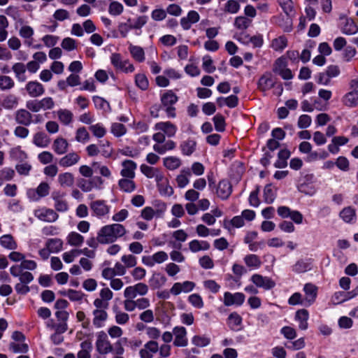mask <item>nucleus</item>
<instances>
[{"instance_id": "4d7b16f0", "label": "nucleus", "mask_w": 358, "mask_h": 358, "mask_svg": "<svg viewBox=\"0 0 358 358\" xmlns=\"http://www.w3.org/2000/svg\"><path fill=\"white\" fill-rule=\"evenodd\" d=\"M80 350L78 352V358H91L90 352L92 345L90 341H85L80 343Z\"/></svg>"}, {"instance_id": "a211bd4d", "label": "nucleus", "mask_w": 358, "mask_h": 358, "mask_svg": "<svg viewBox=\"0 0 358 358\" xmlns=\"http://www.w3.org/2000/svg\"><path fill=\"white\" fill-rule=\"evenodd\" d=\"M174 336L173 345L177 347H185L188 344L187 329L182 326H177L173 329Z\"/></svg>"}, {"instance_id": "9b49d317", "label": "nucleus", "mask_w": 358, "mask_h": 358, "mask_svg": "<svg viewBox=\"0 0 358 358\" xmlns=\"http://www.w3.org/2000/svg\"><path fill=\"white\" fill-rule=\"evenodd\" d=\"M277 212L282 218L289 217L296 224L303 223V216L298 210H293L287 206H282L278 208Z\"/></svg>"}, {"instance_id": "f257e3e1", "label": "nucleus", "mask_w": 358, "mask_h": 358, "mask_svg": "<svg viewBox=\"0 0 358 358\" xmlns=\"http://www.w3.org/2000/svg\"><path fill=\"white\" fill-rule=\"evenodd\" d=\"M127 234L125 227L120 223H113L103 226L97 232L96 240L100 244H110Z\"/></svg>"}, {"instance_id": "20e7f679", "label": "nucleus", "mask_w": 358, "mask_h": 358, "mask_svg": "<svg viewBox=\"0 0 358 358\" xmlns=\"http://www.w3.org/2000/svg\"><path fill=\"white\" fill-rule=\"evenodd\" d=\"M154 207L146 206L141 212V217L146 220L150 221L154 217L159 218L164 216L166 210V205L164 202L161 201H155Z\"/></svg>"}, {"instance_id": "412c9836", "label": "nucleus", "mask_w": 358, "mask_h": 358, "mask_svg": "<svg viewBox=\"0 0 358 358\" xmlns=\"http://www.w3.org/2000/svg\"><path fill=\"white\" fill-rule=\"evenodd\" d=\"M305 293V303L306 306H310L313 304L317 296L318 288L313 283L308 282L304 285L303 289Z\"/></svg>"}, {"instance_id": "e433bc0d", "label": "nucleus", "mask_w": 358, "mask_h": 358, "mask_svg": "<svg viewBox=\"0 0 358 358\" xmlns=\"http://www.w3.org/2000/svg\"><path fill=\"white\" fill-rule=\"evenodd\" d=\"M59 121L64 126H69L73 121V114L68 109H59L57 112Z\"/></svg>"}, {"instance_id": "338daca9", "label": "nucleus", "mask_w": 358, "mask_h": 358, "mask_svg": "<svg viewBox=\"0 0 358 358\" xmlns=\"http://www.w3.org/2000/svg\"><path fill=\"white\" fill-rule=\"evenodd\" d=\"M124 10L123 5L116 1L110 2L108 6V13L113 16L120 15Z\"/></svg>"}, {"instance_id": "f704fd0d", "label": "nucleus", "mask_w": 358, "mask_h": 358, "mask_svg": "<svg viewBox=\"0 0 358 358\" xmlns=\"http://www.w3.org/2000/svg\"><path fill=\"white\" fill-rule=\"evenodd\" d=\"M134 178H127L122 177L118 181V186L121 191L127 193H131L134 192L136 188V183L134 181Z\"/></svg>"}, {"instance_id": "cd10ccee", "label": "nucleus", "mask_w": 358, "mask_h": 358, "mask_svg": "<svg viewBox=\"0 0 358 358\" xmlns=\"http://www.w3.org/2000/svg\"><path fill=\"white\" fill-rule=\"evenodd\" d=\"M80 160V155L77 152H71L60 158L59 164L62 167L67 168L77 164Z\"/></svg>"}, {"instance_id": "c9c22d12", "label": "nucleus", "mask_w": 358, "mask_h": 358, "mask_svg": "<svg viewBox=\"0 0 358 358\" xmlns=\"http://www.w3.org/2000/svg\"><path fill=\"white\" fill-rule=\"evenodd\" d=\"M243 262L250 270L258 269L262 265V261L257 255L248 254L243 257Z\"/></svg>"}, {"instance_id": "a18cd8bd", "label": "nucleus", "mask_w": 358, "mask_h": 358, "mask_svg": "<svg viewBox=\"0 0 358 358\" xmlns=\"http://www.w3.org/2000/svg\"><path fill=\"white\" fill-rule=\"evenodd\" d=\"M57 181L62 187H71L74 184L75 178L71 173L65 172L58 175Z\"/></svg>"}, {"instance_id": "c03bdc74", "label": "nucleus", "mask_w": 358, "mask_h": 358, "mask_svg": "<svg viewBox=\"0 0 358 358\" xmlns=\"http://www.w3.org/2000/svg\"><path fill=\"white\" fill-rule=\"evenodd\" d=\"M45 243L52 253H59L63 249L64 242L58 238H48Z\"/></svg>"}, {"instance_id": "0eeeda50", "label": "nucleus", "mask_w": 358, "mask_h": 358, "mask_svg": "<svg viewBox=\"0 0 358 358\" xmlns=\"http://www.w3.org/2000/svg\"><path fill=\"white\" fill-rule=\"evenodd\" d=\"M92 216L97 218H104L108 216L110 212V206L105 200H95L90 203Z\"/></svg>"}, {"instance_id": "4c0bfd02", "label": "nucleus", "mask_w": 358, "mask_h": 358, "mask_svg": "<svg viewBox=\"0 0 358 358\" xmlns=\"http://www.w3.org/2000/svg\"><path fill=\"white\" fill-rule=\"evenodd\" d=\"M129 51L131 57L137 62H143L145 59V51L143 48L138 45L129 44Z\"/></svg>"}, {"instance_id": "4be33fe9", "label": "nucleus", "mask_w": 358, "mask_h": 358, "mask_svg": "<svg viewBox=\"0 0 358 358\" xmlns=\"http://www.w3.org/2000/svg\"><path fill=\"white\" fill-rule=\"evenodd\" d=\"M200 20V15L196 10H189L187 15L182 17L180 20V24L183 30L187 31L191 29L192 24L198 22Z\"/></svg>"}, {"instance_id": "774afa93", "label": "nucleus", "mask_w": 358, "mask_h": 358, "mask_svg": "<svg viewBox=\"0 0 358 358\" xmlns=\"http://www.w3.org/2000/svg\"><path fill=\"white\" fill-rule=\"evenodd\" d=\"M99 153L105 158H110L113 152V149L109 141H106L99 145Z\"/></svg>"}, {"instance_id": "4468645a", "label": "nucleus", "mask_w": 358, "mask_h": 358, "mask_svg": "<svg viewBox=\"0 0 358 358\" xmlns=\"http://www.w3.org/2000/svg\"><path fill=\"white\" fill-rule=\"evenodd\" d=\"M169 259L168 254L164 251H158L152 255L142 257V263L148 266L152 267L156 264H160L166 262Z\"/></svg>"}, {"instance_id": "5701e85b", "label": "nucleus", "mask_w": 358, "mask_h": 358, "mask_svg": "<svg viewBox=\"0 0 358 358\" xmlns=\"http://www.w3.org/2000/svg\"><path fill=\"white\" fill-rule=\"evenodd\" d=\"M25 90L32 98L41 96L45 93L44 86L36 80L28 82L25 85Z\"/></svg>"}, {"instance_id": "c85d7f7f", "label": "nucleus", "mask_w": 358, "mask_h": 358, "mask_svg": "<svg viewBox=\"0 0 358 358\" xmlns=\"http://www.w3.org/2000/svg\"><path fill=\"white\" fill-rule=\"evenodd\" d=\"M227 322L232 331H238L243 328V318L236 312H233L229 315Z\"/></svg>"}, {"instance_id": "423d86ee", "label": "nucleus", "mask_w": 358, "mask_h": 358, "mask_svg": "<svg viewBox=\"0 0 358 358\" xmlns=\"http://www.w3.org/2000/svg\"><path fill=\"white\" fill-rule=\"evenodd\" d=\"M232 185L227 179L220 180L213 187L215 195L222 201L227 200L232 194Z\"/></svg>"}, {"instance_id": "3c124183", "label": "nucleus", "mask_w": 358, "mask_h": 358, "mask_svg": "<svg viewBox=\"0 0 358 358\" xmlns=\"http://www.w3.org/2000/svg\"><path fill=\"white\" fill-rule=\"evenodd\" d=\"M287 46V39L285 36H280L271 41V48L277 52H282Z\"/></svg>"}, {"instance_id": "69168bd1", "label": "nucleus", "mask_w": 358, "mask_h": 358, "mask_svg": "<svg viewBox=\"0 0 358 358\" xmlns=\"http://www.w3.org/2000/svg\"><path fill=\"white\" fill-rule=\"evenodd\" d=\"M192 343L197 347L203 348L210 344V338L204 335H196L192 337Z\"/></svg>"}, {"instance_id": "864d4df0", "label": "nucleus", "mask_w": 358, "mask_h": 358, "mask_svg": "<svg viewBox=\"0 0 358 358\" xmlns=\"http://www.w3.org/2000/svg\"><path fill=\"white\" fill-rule=\"evenodd\" d=\"M12 69L15 75L16 78L20 82H24L27 79L25 76L26 66L23 63H15Z\"/></svg>"}, {"instance_id": "0e129e2a", "label": "nucleus", "mask_w": 358, "mask_h": 358, "mask_svg": "<svg viewBox=\"0 0 358 358\" xmlns=\"http://www.w3.org/2000/svg\"><path fill=\"white\" fill-rule=\"evenodd\" d=\"M89 129L95 137L99 138L103 137L106 134V129L101 123L92 124L90 126Z\"/></svg>"}, {"instance_id": "8fccbe9b", "label": "nucleus", "mask_w": 358, "mask_h": 358, "mask_svg": "<svg viewBox=\"0 0 358 358\" xmlns=\"http://www.w3.org/2000/svg\"><path fill=\"white\" fill-rule=\"evenodd\" d=\"M84 237L78 232L72 231L66 237L67 243L73 247H80L84 243Z\"/></svg>"}, {"instance_id": "aec40b11", "label": "nucleus", "mask_w": 358, "mask_h": 358, "mask_svg": "<svg viewBox=\"0 0 358 358\" xmlns=\"http://www.w3.org/2000/svg\"><path fill=\"white\" fill-rule=\"evenodd\" d=\"M52 199L54 201V207L58 212L64 213L69 210L68 202L65 199V194L59 191H54L52 193Z\"/></svg>"}, {"instance_id": "2f4dec72", "label": "nucleus", "mask_w": 358, "mask_h": 358, "mask_svg": "<svg viewBox=\"0 0 358 358\" xmlns=\"http://www.w3.org/2000/svg\"><path fill=\"white\" fill-rule=\"evenodd\" d=\"M167 279L164 275L159 272H154L148 280L150 287L153 289H159L164 286Z\"/></svg>"}, {"instance_id": "6e6d98bb", "label": "nucleus", "mask_w": 358, "mask_h": 358, "mask_svg": "<svg viewBox=\"0 0 358 358\" xmlns=\"http://www.w3.org/2000/svg\"><path fill=\"white\" fill-rule=\"evenodd\" d=\"M90 136L85 127L78 128L75 134V139L78 143L85 144L90 141Z\"/></svg>"}, {"instance_id": "f03ea898", "label": "nucleus", "mask_w": 358, "mask_h": 358, "mask_svg": "<svg viewBox=\"0 0 358 358\" xmlns=\"http://www.w3.org/2000/svg\"><path fill=\"white\" fill-rule=\"evenodd\" d=\"M37 268V263L26 257L20 264H16L10 267V275L14 278H18L23 282H31L34 280V275L28 271H34Z\"/></svg>"}, {"instance_id": "2eb2a0df", "label": "nucleus", "mask_w": 358, "mask_h": 358, "mask_svg": "<svg viewBox=\"0 0 358 358\" xmlns=\"http://www.w3.org/2000/svg\"><path fill=\"white\" fill-rule=\"evenodd\" d=\"M245 296L242 292L231 293L225 292L223 296V303L226 306H241L245 302Z\"/></svg>"}, {"instance_id": "1a4fd4ad", "label": "nucleus", "mask_w": 358, "mask_h": 358, "mask_svg": "<svg viewBox=\"0 0 358 358\" xmlns=\"http://www.w3.org/2000/svg\"><path fill=\"white\" fill-rule=\"evenodd\" d=\"M34 216L39 220L46 222H54L58 217V214L52 209L40 207L34 210Z\"/></svg>"}, {"instance_id": "f8f14e48", "label": "nucleus", "mask_w": 358, "mask_h": 358, "mask_svg": "<svg viewBox=\"0 0 358 358\" xmlns=\"http://www.w3.org/2000/svg\"><path fill=\"white\" fill-rule=\"evenodd\" d=\"M50 187L45 182H41L36 189H30L27 192L29 198L33 201H38L41 198L48 196L50 193Z\"/></svg>"}, {"instance_id": "7ed1b4c3", "label": "nucleus", "mask_w": 358, "mask_h": 358, "mask_svg": "<svg viewBox=\"0 0 358 358\" xmlns=\"http://www.w3.org/2000/svg\"><path fill=\"white\" fill-rule=\"evenodd\" d=\"M178 101V96L172 90H166L161 94V107L164 110L169 118L176 117V108L174 105Z\"/></svg>"}, {"instance_id": "e2e57ef3", "label": "nucleus", "mask_w": 358, "mask_h": 358, "mask_svg": "<svg viewBox=\"0 0 358 358\" xmlns=\"http://www.w3.org/2000/svg\"><path fill=\"white\" fill-rule=\"evenodd\" d=\"M342 32L346 35L355 34L358 32V26L352 20H347L342 28Z\"/></svg>"}, {"instance_id": "a19ab883", "label": "nucleus", "mask_w": 358, "mask_h": 358, "mask_svg": "<svg viewBox=\"0 0 358 358\" xmlns=\"http://www.w3.org/2000/svg\"><path fill=\"white\" fill-rule=\"evenodd\" d=\"M196 142L192 138L183 141L180 145L182 154L186 156H190L196 150Z\"/></svg>"}, {"instance_id": "37998d69", "label": "nucleus", "mask_w": 358, "mask_h": 358, "mask_svg": "<svg viewBox=\"0 0 358 358\" xmlns=\"http://www.w3.org/2000/svg\"><path fill=\"white\" fill-rule=\"evenodd\" d=\"M9 157L12 160L24 162L27 158V154L22 150L20 145L15 146L9 150Z\"/></svg>"}, {"instance_id": "5fc2aeb1", "label": "nucleus", "mask_w": 358, "mask_h": 358, "mask_svg": "<svg viewBox=\"0 0 358 358\" xmlns=\"http://www.w3.org/2000/svg\"><path fill=\"white\" fill-rule=\"evenodd\" d=\"M67 329H66L65 324L58 325L57 330L55 331V333L50 336L52 342L55 345L62 343L64 341V336L62 334L66 332Z\"/></svg>"}, {"instance_id": "6e6552de", "label": "nucleus", "mask_w": 358, "mask_h": 358, "mask_svg": "<svg viewBox=\"0 0 358 358\" xmlns=\"http://www.w3.org/2000/svg\"><path fill=\"white\" fill-rule=\"evenodd\" d=\"M250 280L257 287L262 288L264 290H270L275 286V282L272 278L259 273L252 275Z\"/></svg>"}, {"instance_id": "6ab92c4d", "label": "nucleus", "mask_w": 358, "mask_h": 358, "mask_svg": "<svg viewBox=\"0 0 358 358\" xmlns=\"http://www.w3.org/2000/svg\"><path fill=\"white\" fill-rule=\"evenodd\" d=\"M154 129L162 131L167 137L171 138L175 136L177 133V126L170 121L159 122L155 124Z\"/></svg>"}, {"instance_id": "58836bf2", "label": "nucleus", "mask_w": 358, "mask_h": 358, "mask_svg": "<svg viewBox=\"0 0 358 358\" xmlns=\"http://www.w3.org/2000/svg\"><path fill=\"white\" fill-rule=\"evenodd\" d=\"M176 143L172 140L165 141L163 143H155L153 145V150L159 155H164L167 151L173 150L176 148Z\"/></svg>"}, {"instance_id": "a878e982", "label": "nucleus", "mask_w": 358, "mask_h": 358, "mask_svg": "<svg viewBox=\"0 0 358 358\" xmlns=\"http://www.w3.org/2000/svg\"><path fill=\"white\" fill-rule=\"evenodd\" d=\"M15 120L18 124L27 127L33 122V115L27 109H19L15 113Z\"/></svg>"}, {"instance_id": "603ef678", "label": "nucleus", "mask_w": 358, "mask_h": 358, "mask_svg": "<svg viewBox=\"0 0 358 358\" xmlns=\"http://www.w3.org/2000/svg\"><path fill=\"white\" fill-rule=\"evenodd\" d=\"M245 221L241 215H237L232 217L229 221L224 223V227L228 231L234 228H241L245 226Z\"/></svg>"}, {"instance_id": "052dcab7", "label": "nucleus", "mask_w": 358, "mask_h": 358, "mask_svg": "<svg viewBox=\"0 0 358 358\" xmlns=\"http://www.w3.org/2000/svg\"><path fill=\"white\" fill-rule=\"evenodd\" d=\"M9 349L13 353H26L29 350V346L23 342H11L9 345Z\"/></svg>"}, {"instance_id": "473e14b6", "label": "nucleus", "mask_w": 358, "mask_h": 358, "mask_svg": "<svg viewBox=\"0 0 358 358\" xmlns=\"http://www.w3.org/2000/svg\"><path fill=\"white\" fill-rule=\"evenodd\" d=\"M309 313L306 309H300L296 312L295 320L299 323V328L301 330H306L308 327V320Z\"/></svg>"}, {"instance_id": "bb28decb", "label": "nucleus", "mask_w": 358, "mask_h": 358, "mask_svg": "<svg viewBox=\"0 0 358 358\" xmlns=\"http://www.w3.org/2000/svg\"><path fill=\"white\" fill-rule=\"evenodd\" d=\"M69 147V142L62 136L57 137L52 145V150L59 155L65 154L68 151Z\"/></svg>"}, {"instance_id": "09e8293b", "label": "nucleus", "mask_w": 358, "mask_h": 358, "mask_svg": "<svg viewBox=\"0 0 358 358\" xmlns=\"http://www.w3.org/2000/svg\"><path fill=\"white\" fill-rule=\"evenodd\" d=\"M164 166L169 170L173 171L178 169L181 164V159L176 156H169L163 159Z\"/></svg>"}, {"instance_id": "bf43d9fd", "label": "nucleus", "mask_w": 358, "mask_h": 358, "mask_svg": "<svg viewBox=\"0 0 358 358\" xmlns=\"http://www.w3.org/2000/svg\"><path fill=\"white\" fill-rule=\"evenodd\" d=\"M110 130L111 134L117 138L123 136L127 131L126 126L120 122L112 123Z\"/></svg>"}, {"instance_id": "13d9d810", "label": "nucleus", "mask_w": 358, "mask_h": 358, "mask_svg": "<svg viewBox=\"0 0 358 358\" xmlns=\"http://www.w3.org/2000/svg\"><path fill=\"white\" fill-rule=\"evenodd\" d=\"M312 265L311 263L308 261L305 260H299L295 263V264L292 266V271L301 273H305L308 271L311 270Z\"/></svg>"}, {"instance_id": "ddd939ff", "label": "nucleus", "mask_w": 358, "mask_h": 358, "mask_svg": "<svg viewBox=\"0 0 358 358\" xmlns=\"http://www.w3.org/2000/svg\"><path fill=\"white\" fill-rule=\"evenodd\" d=\"M96 347L97 351L101 355H107L113 350L108 336L104 331H101L98 334Z\"/></svg>"}, {"instance_id": "39448f33", "label": "nucleus", "mask_w": 358, "mask_h": 358, "mask_svg": "<svg viewBox=\"0 0 358 358\" xmlns=\"http://www.w3.org/2000/svg\"><path fill=\"white\" fill-rule=\"evenodd\" d=\"M287 66L288 62L286 57H280L275 61L273 65V71L280 76L283 80H291L293 78L294 75Z\"/></svg>"}, {"instance_id": "9d476101", "label": "nucleus", "mask_w": 358, "mask_h": 358, "mask_svg": "<svg viewBox=\"0 0 358 358\" xmlns=\"http://www.w3.org/2000/svg\"><path fill=\"white\" fill-rule=\"evenodd\" d=\"M196 283L190 280H185L182 282H176L173 284L171 287V293L172 296H176L181 294H187L194 289Z\"/></svg>"}, {"instance_id": "680f3d73", "label": "nucleus", "mask_w": 358, "mask_h": 358, "mask_svg": "<svg viewBox=\"0 0 358 358\" xmlns=\"http://www.w3.org/2000/svg\"><path fill=\"white\" fill-rule=\"evenodd\" d=\"M187 301L195 308L201 309L204 306V302L200 294L194 293L189 295Z\"/></svg>"}, {"instance_id": "c756f323", "label": "nucleus", "mask_w": 358, "mask_h": 358, "mask_svg": "<svg viewBox=\"0 0 358 358\" xmlns=\"http://www.w3.org/2000/svg\"><path fill=\"white\" fill-rule=\"evenodd\" d=\"M93 324L96 328H101L105 326L108 315L105 310L95 309L93 310Z\"/></svg>"}, {"instance_id": "b1692460", "label": "nucleus", "mask_w": 358, "mask_h": 358, "mask_svg": "<svg viewBox=\"0 0 358 358\" xmlns=\"http://www.w3.org/2000/svg\"><path fill=\"white\" fill-rule=\"evenodd\" d=\"M159 350L158 343L155 341H149L139 351L141 358H153Z\"/></svg>"}, {"instance_id": "7c9ffc66", "label": "nucleus", "mask_w": 358, "mask_h": 358, "mask_svg": "<svg viewBox=\"0 0 358 358\" xmlns=\"http://www.w3.org/2000/svg\"><path fill=\"white\" fill-rule=\"evenodd\" d=\"M188 246L189 250L193 253L200 251H206L210 248V245L208 241L197 239H194L189 242Z\"/></svg>"}, {"instance_id": "ea45409f", "label": "nucleus", "mask_w": 358, "mask_h": 358, "mask_svg": "<svg viewBox=\"0 0 358 358\" xmlns=\"http://www.w3.org/2000/svg\"><path fill=\"white\" fill-rule=\"evenodd\" d=\"M343 103L350 108L358 106V90H352L345 94L342 99Z\"/></svg>"}, {"instance_id": "49530a36", "label": "nucleus", "mask_w": 358, "mask_h": 358, "mask_svg": "<svg viewBox=\"0 0 358 358\" xmlns=\"http://www.w3.org/2000/svg\"><path fill=\"white\" fill-rule=\"evenodd\" d=\"M340 217L347 223H352L355 222L357 218L356 212L354 208L352 207H346L344 208L340 212Z\"/></svg>"}, {"instance_id": "dca6fc26", "label": "nucleus", "mask_w": 358, "mask_h": 358, "mask_svg": "<svg viewBox=\"0 0 358 358\" xmlns=\"http://www.w3.org/2000/svg\"><path fill=\"white\" fill-rule=\"evenodd\" d=\"M276 82L273 78L272 73L269 71H266L263 73L257 82V89L262 92H266L275 87Z\"/></svg>"}, {"instance_id": "72a5a7b5", "label": "nucleus", "mask_w": 358, "mask_h": 358, "mask_svg": "<svg viewBox=\"0 0 358 358\" xmlns=\"http://www.w3.org/2000/svg\"><path fill=\"white\" fill-rule=\"evenodd\" d=\"M32 142L36 146L45 148L50 143V138L45 132L38 131L34 135Z\"/></svg>"}, {"instance_id": "393cba45", "label": "nucleus", "mask_w": 358, "mask_h": 358, "mask_svg": "<svg viewBox=\"0 0 358 358\" xmlns=\"http://www.w3.org/2000/svg\"><path fill=\"white\" fill-rule=\"evenodd\" d=\"M120 175L122 177L135 178L137 164L131 159H124L121 162Z\"/></svg>"}, {"instance_id": "79ce46f5", "label": "nucleus", "mask_w": 358, "mask_h": 358, "mask_svg": "<svg viewBox=\"0 0 358 358\" xmlns=\"http://www.w3.org/2000/svg\"><path fill=\"white\" fill-rule=\"evenodd\" d=\"M0 245L8 250H15L17 248V243L11 234H4L0 237Z\"/></svg>"}, {"instance_id": "f3484780", "label": "nucleus", "mask_w": 358, "mask_h": 358, "mask_svg": "<svg viewBox=\"0 0 358 358\" xmlns=\"http://www.w3.org/2000/svg\"><path fill=\"white\" fill-rule=\"evenodd\" d=\"M17 23L20 24L19 29V36L24 39V43L26 46H32L33 36L34 35V29L32 27L23 24L22 20H19Z\"/></svg>"}, {"instance_id": "de8ad7c7", "label": "nucleus", "mask_w": 358, "mask_h": 358, "mask_svg": "<svg viewBox=\"0 0 358 358\" xmlns=\"http://www.w3.org/2000/svg\"><path fill=\"white\" fill-rule=\"evenodd\" d=\"M191 176V171L189 169H183L176 177V182L180 188H184L189 182V177Z\"/></svg>"}]
</instances>
